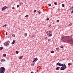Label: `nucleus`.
I'll list each match as a JSON object with an SVG mask.
<instances>
[{"label":"nucleus","mask_w":73,"mask_h":73,"mask_svg":"<svg viewBox=\"0 0 73 73\" xmlns=\"http://www.w3.org/2000/svg\"><path fill=\"white\" fill-rule=\"evenodd\" d=\"M23 4V3H19V5H21Z\"/></svg>","instance_id":"24"},{"label":"nucleus","mask_w":73,"mask_h":73,"mask_svg":"<svg viewBox=\"0 0 73 73\" xmlns=\"http://www.w3.org/2000/svg\"><path fill=\"white\" fill-rule=\"evenodd\" d=\"M50 39H49L48 40V41H50Z\"/></svg>","instance_id":"47"},{"label":"nucleus","mask_w":73,"mask_h":73,"mask_svg":"<svg viewBox=\"0 0 73 73\" xmlns=\"http://www.w3.org/2000/svg\"><path fill=\"white\" fill-rule=\"evenodd\" d=\"M13 9H15V7H12Z\"/></svg>","instance_id":"40"},{"label":"nucleus","mask_w":73,"mask_h":73,"mask_svg":"<svg viewBox=\"0 0 73 73\" xmlns=\"http://www.w3.org/2000/svg\"><path fill=\"white\" fill-rule=\"evenodd\" d=\"M68 66H70V65H71V64H70V63H69L68 64Z\"/></svg>","instance_id":"32"},{"label":"nucleus","mask_w":73,"mask_h":73,"mask_svg":"<svg viewBox=\"0 0 73 73\" xmlns=\"http://www.w3.org/2000/svg\"><path fill=\"white\" fill-rule=\"evenodd\" d=\"M35 35H34L32 36L33 37H35Z\"/></svg>","instance_id":"39"},{"label":"nucleus","mask_w":73,"mask_h":73,"mask_svg":"<svg viewBox=\"0 0 73 73\" xmlns=\"http://www.w3.org/2000/svg\"><path fill=\"white\" fill-rule=\"evenodd\" d=\"M31 73H33V72H31Z\"/></svg>","instance_id":"49"},{"label":"nucleus","mask_w":73,"mask_h":73,"mask_svg":"<svg viewBox=\"0 0 73 73\" xmlns=\"http://www.w3.org/2000/svg\"><path fill=\"white\" fill-rule=\"evenodd\" d=\"M47 40H48V39L47 38V37H46L44 38V40H45V41H46Z\"/></svg>","instance_id":"12"},{"label":"nucleus","mask_w":73,"mask_h":73,"mask_svg":"<svg viewBox=\"0 0 73 73\" xmlns=\"http://www.w3.org/2000/svg\"><path fill=\"white\" fill-rule=\"evenodd\" d=\"M51 53H54V51H52L51 52Z\"/></svg>","instance_id":"26"},{"label":"nucleus","mask_w":73,"mask_h":73,"mask_svg":"<svg viewBox=\"0 0 73 73\" xmlns=\"http://www.w3.org/2000/svg\"><path fill=\"white\" fill-rule=\"evenodd\" d=\"M61 48H64V46H60Z\"/></svg>","instance_id":"28"},{"label":"nucleus","mask_w":73,"mask_h":73,"mask_svg":"<svg viewBox=\"0 0 73 73\" xmlns=\"http://www.w3.org/2000/svg\"><path fill=\"white\" fill-rule=\"evenodd\" d=\"M28 17V15H26L25 16V17Z\"/></svg>","instance_id":"33"},{"label":"nucleus","mask_w":73,"mask_h":73,"mask_svg":"<svg viewBox=\"0 0 73 73\" xmlns=\"http://www.w3.org/2000/svg\"><path fill=\"white\" fill-rule=\"evenodd\" d=\"M7 8V7L6 6H5L3 7L2 9V11H4V10H5V9H6Z\"/></svg>","instance_id":"5"},{"label":"nucleus","mask_w":73,"mask_h":73,"mask_svg":"<svg viewBox=\"0 0 73 73\" xmlns=\"http://www.w3.org/2000/svg\"><path fill=\"white\" fill-rule=\"evenodd\" d=\"M15 40H13V41L11 43L12 45L14 44V43H15Z\"/></svg>","instance_id":"10"},{"label":"nucleus","mask_w":73,"mask_h":73,"mask_svg":"<svg viewBox=\"0 0 73 73\" xmlns=\"http://www.w3.org/2000/svg\"><path fill=\"white\" fill-rule=\"evenodd\" d=\"M72 25V23H71L68 25V26H71V25Z\"/></svg>","instance_id":"20"},{"label":"nucleus","mask_w":73,"mask_h":73,"mask_svg":"<svg viewBox=\"0 0 73 73\" xmlns=\"http://www.w3.org/2000/svg\"><path fill=\"white\" fill-rule=\"evenodd\" d=\"M60 11V9H58V11Z\"/></svg>","instance_id":"44"},{"label":"nucleus","mask_w":73,"mask_h":73,"mask_svg":"<svg viewBox=\"0 0 73 73\" xmlns=\"http://www.w3.org/2000/svg\"><path fill=\"white\" fill-rule=\"evenodd\" d=\"M38 13H39V14H40V13H41V12H39V11H38Z\"/></svg>","instance_id":"34"},{"label":"nucleus","mask_w":73,"mask_h":73,"mask_svg":"<svg viewBox=\"0 0 73 73\" xmlns=\"http://www.w3.org/2000/svg\"><path fill=\"white\" fill-rule=\"evenodd\" d=\"M38 60V59L37 58H34V60L33 61H34V62H36V61H37Z\"/></svg>","instance_id":"7"},{"label":"nucleus","mask_w":73,"mask_h":73,"mask_svg":"<svg viewBox=\"0 0 73 73\" xmlns=\"http://www.w3.org/2000/svg\"><path fill=\"white\" fill-rule=\"evenodd\" d=\"M57 65L58 66H61V64L60 63L58 62L57 63Z\"/></svg>","instance_id":"8"},{"label":"nucleus","mask_w":73,"mask_h":73,"mask_svg":"<svg viewBox=\"0 0 73 73\" xmlns=\"http://www.w3.org/2000/svg\"><path fill=\"white\" fill-rule=\"evenodd\" d=\"M36 10H34V13H36Z\"/></svg>","instance_id":"37"},{"label":"nucleus","mask_w":73,"mask_h":73,"mask_svg":"<svg viewBox=\"0 0 73 73\" xmlns=\"http://www.w3.org/2000/svg\"><path fill=\"white\" fill-rule=\"evenodd\" d=\"M66 68V66H65L64 67H63V66H62L61 68H60V70H65V69Z\"/></svg>","instance_id":"3"},{"label":"nucleus","mask_w":73,"mask_h":73,"mask_svg":"<svg viewBox=\"0 0 73 73\" xmlns=\"http://www.w3.org/2000/svg\"><path fill=\"white\" fill-rule=\"evenodd\" d=\"M23 57V56H21L19 57V59L20 60H21V59H22V58Z\"/></svg>","instance_id":"13"},{"label":"nucleus","mask_w":73,"mask_h":73,"mask_svg":"<svg viewBox=\"0 0 73 73\" xmlns=\"http://www.w3.org/2000/svg\"><path fill=\"white\" fill-rule=\"evenodd\" d=\"M72 13H73V10L71 12Z\"/></svg>","instance_id":"46"},{"label":"nucleus","mask_w":73,"mask_h":73,"mask_svg":"<svg viewBox=\"0 0 73 73\" xmlns=\"http://www.w3.org/2000/svg\"><path fill=\"white\" fill-rule=\"evenodd\" d=\"M62 6L63 7H65V5H64V4H63L62 5Z\"/></svg>","instance_id":"27"},{"label":"nucleus","mask_w":73,"mask_h":73,"mask_svg":"<svg viewBox=\"0 0 73 73\" xmlns=\"http://www.w3.org/2000/svg\"><path fill=\"white\" fill-rule=\"evenodd\" d=\"M12 36L13 37H15V34H13L12 35Z\"/></svg>","instance_id":"19"},{"label":"nucleus","mask_w":73,"mask_h":73,"mask_svg":"<svg viewBox=\"0 0 73 73\" xmlns=\"http://www.w3.org/2000/svg\"><path fill=\"white\" fill-rule=\"evenodd\" d=\"M16 54H18L19 53V51H16Z\"/></svg>","instance_id":"23"},{"label":"nucleus","mask_w":73,"mask_h":73,"mask_svg":"<svg viewBox=\"0 0 73 73\" xmlns=\"http://www.w3.org/2000/svg\"><path fill=\"white\" fill-rule=\"evenodd\" d=\"M4 45H5L6 46H8L9 45V43L8 42H7L4 43Z\"/></svg>","instance_id":"4"},{"label":"nucleus","mask_w":73,"mask_h":73,"mask_svg":"<svg viewBox=\"0 0 73 73\" xmlns=\"http://www.w3.org/2000/svg\"><path fill=\"white\" fill-rule=\"evenodd\" d=\"M52 36V35L51 34H50L49 35V37H51V36Z\"/></svg>","instance_id":"21"},{"label":"nucleus","mask_w":73,"mask_h":73,"mask_svg":"<svg viewBox=\"0 0 73 73\" xmlns=\"http://www.w3.org/2000/svg\"><path fill=\"white\" fill-rule=\"evenodd\" d=\"M5 61V60L4 59L1 60V62H3V61Z\"/></svg>","instance_id":"15"},{"label":"nucleus","mask_w":73,"mask_h":73,"mask_svg":"<svg viewBox=\"0 0 73 73\" xmlns=\"http://www.w3.org/2000/svg\"><path fill=\"white\" fill-rule=\"evenodd\" d=\"M61 66H64V64H62Z\"/></svg>","instance_id":"38"},{"label":"nucleus","mask_w":73,"mask_h":73,"mask_svg":"<svg viewBox=\"0 0 73 73\" xmlns=\"http://www.w3.org/2000/svg\"><path fill=\"white\" fill-rule=\"evenodd\" d=\"M5 71V69L4 67L0 68V73H4Z\"/></svg>","instance_id":"2"},{"label":"nucleus","mask_w":73,"mask_h":73,"mask_svg":"<svg viewBox=\"0 0 73 73\" xmlns=\"http://www.w3.org/2000/svg\"><path fill=\"white\" fill-rule=\"evenodd\" d=\"M66 65H65V64H63V67H65V66H66Z\"/></svg>","instance_id":"29"},{"label":"nucleus","mask_w":73,"mask_h":73,"mask_svg":"<svg viewBox=\"0 0 73 73\" xmlns=\"http://www.w3.org/2000/svg\"><path fill=\"white\" fill-rule=\"evenodd\" d=\"M60 67H57L56 68V70H58L59 69H60Z\"/></svg>","instance_id":"11"},{"label":"nucleus","mask_w":73,"mask_h":73,"mask_svg":"<svg viewBox=\"0 0 73 73\" xmlns=\"http://www.w3.org/2000/svg\"><path fill=\"white\" fill-rule=\"evenodd\" d=\"M54 4L55 5H57V3L56 2H54Z\"/></svg>","instance_id":"16"},{"label":"nucleus","mask_w":73,"mask_h":73,"mask_svg":"<svg viewBox=\"0 0 73 73\" xmlns=\"http://www.w3.org/2000/svg\"><path fill=\"white\" fill-rule=\"evenodd\" d=\"M4 25L5 27H7V24H5Z\"/></svg>","instance_id":"35"},{"label":"nucleus","mask_w":73,"mask_h":73,"mask_svg":"<svg viewBox=\"0 0 73 73\" xmlns=\"http://www.w3.org/2000/svg\"><path fill=\"white\" fill-rule=\"evenodd\" d=\"M3 27H5L4 25H3Z\"/></svg>","instance_id":"48"},{"label":"nucleus","mask_w":73,"mask_h":73,"mask_svg":"<svg viewBox=\"0 0 73 73\" xmlns=\"http://www.w3.org/2000/svg\"><path fill=\"white\" fill-rule=\"evenodd\" d=\"M59 20H57L56 21V22H57V23H58V22H59Z\"/></svg>","instance_id":"36"},{"label":"nucleus","mask_w":73,"mask_h":73,"mask_svg":"<svg viewBox=\"0 0 73 73\" xmlns=\"http://www.w3.org/2000/svg\"><path fill=\"white\" fill-rule=\"evenodd\" d=\"M38 68H39V66H38L36 68L37 71H38Z\"/></svg>","instance_id":"22"},{"label":"nucleus","mask_w":73,"mask_h":73,"mask_svg":"<svg viewBox=\"0 0 73 73\" xmlns=\"http://www.w3.org/2000/svg\"><path fill=\"white\" fill-rule=\"evenodd\" d=\"M72 8H73V7H72V8H70V9H72Z\"/></svg>","instance_id":"41"},{"label":"nucleus","mask_w":73,"mask_h":73,"mask_svg":"<svg viewBox=\"0 0 73 73\" xmlns=\"http://www.w3.org/2000/svg\"><path fill=\"white\" fill-rule=\"evenodd\" d=\"M46 34L48 35H49V34H50V32H49V31H48L46 32Z\"/></svg>","instance_id":"9"},{"label":"nucleus","mask_w":73,"mask_h":73,"mask_svg":"<svg viewBox=\"0 0 73 73\" xmlns=\"http://www.w3.org/2000/svg\"><path fill=\"white\" fill-rule=\"evenodd\" d=\"M49 32H50V33H51V32H51V31H49Z\"/></svg>","instance_id":"43"},{"label":"nucleus","mask_w":73,"mask_h":73,"mask_svg":"<svg viewBox=\"0 0 73 73\" xmlns=\"http://www.w3.org/2000/svg\"><path fill=\"white\" fill-rule=\"evenodd\" d=\"M35 64V62L33 61L32 62V63L31 64L32 66H33V65H34V64Z\"/></svg>","instance_id":"6"},{"label":"nucleus","mask_w":73,"mask_h":73,"mask_svg":"<svg viewBox=\"0 0 73 73\" xmlns=\"http://www.w3.org/2000/svg\"><path fill=\"white\" fill-rule=\"evenodd\" d=\"M56 50H57L58 51V50H60V49H59V48H56Z\"/></svg>","instance_id":"14"},{"label":"nucleus","mask_w":73,"mask_h":73,"mask_svg":"<svg viewBox=\"0 0 73 73\" xmlns=\"http://www.w3.org/2000/svg\"><path fill=\"white\" fill-rule=\"evenodd\" d=\"M7 33L6 32V34H5L6 35H7Z\"/></svg>","instance_id":"45"},{"label":"nucleus","mask_w":73,"mask_h":73,"mask_svg":"<svg viewBox=\"0 0 73 73\" xmlns=\"http://www.w3.org/2000/svg\"><path fill=\"white\" fill-rule=\"evenodd\" d=\"M25 37H26L27 36V33H25Z\"/></svg>","instance_id":"17"},{"label":"nucleus","mask_w":73,"mask_h":73,"mask_svg":"<svg viewBox=\"0 0 73 73\" xmlns=\"http://www.w3.org/2000/svg\"><path fill=\"white\" fill-rule=\"evenodd\" d=\"M48 5H49V6H51V5L50 4H48Z\"/></svg>","instance_id":"30"},{"label":"nucleus","mask_w":73,"mask_h":73,"mask_svg":"<svg viewBox=\"0 0 73 73\" xmlns=\"http://www.w3.org/2000/svg\"><path fill=\"white\" fill-rule=\"evenodd\" d=\"M3 47H1L0 48V50H2V49H3Z\"/></svg>","instance_id":"25"},{"label":"nucleus","mask_w":73,"mask_h":73,"mask_svg":"<svg viewBox=\"0 0 73 73\" xmlns=\"http://www.w3.org/2000/svg\"><path fill=\"white\" fill-rule=\"evenodd\" d=\"M49 20V18H47V19H46V20Z\"/></svg>","instance_id":"42"},{"label":"nucleus","mask_w":73,"mask_h":73,"mask_svg":"<svg viewBox=\"0 0 73 73\" xmlns=\"http://www.w3.org/2000/svg\"><path fill=\"white\" fill-rule=\"evenodd\" d=\"M3 57H5V56H6V54H3Z\"/></svg>","instance_id":"18"},{"label":"nucleus","mask_w":73,"mask_h":73,"mask_svg":"<svg viewBox=\"0 0 73 73\" xmlns=\"http://www.w3.org/2000/svg\"><path fill=\"white\" fill-rule=\"evenodd\" d=\"M62 39L63 42L73 44V39L72 36L62 37Z\"/></svg>","instance_id":"1"},{"label":"nucleus","mask_w":73,"mask_h":73,"mask_svg":"<svg viewBox=\"0 0 73 73\" xmlns=\"http://www.w3.org/2000/svg\"><path fill=\"white\" fill-rule=\"evenodd\" d=\"M20 7V5H18L17 6V8H19Z\"/></svg>","instance_id":"31"}]
</instances>
